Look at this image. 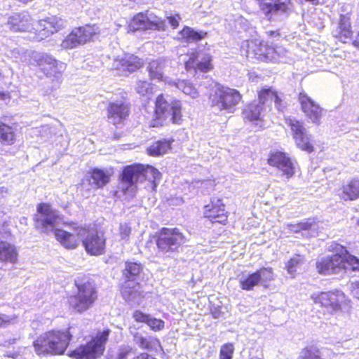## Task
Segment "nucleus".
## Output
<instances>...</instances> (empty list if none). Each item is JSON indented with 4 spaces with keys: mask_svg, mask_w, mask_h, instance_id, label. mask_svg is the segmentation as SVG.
Segmentation results:
<instances>
[{
    "mask_svg": "<svg viewBox=\"0 0 359 359\" xmlns=\"http://www.w3.org/2000/svg\"><path fill=\"white\" fill-rule=\"evenodd\" d=\"M155 118L152 126H163L164 123L171 122L180 124L182 118V104L180 101L173 100L169 95H159L155 102Z\"/></svg>",
    "mask_w": 359,
    "mask_h": 359,
    "instance_id": "7ed1b4c3",
    "label": "nucleus"
},
{
    "mask_svg": "<svg viewBox=\"0 0 359 359\" xmlns=\"http://www.w3.org/2000/svg\"><path fill=\"white\" fill-rule=\"evenodd\" d=\"M169 64L170 61L164 58H158L151 61L147 66L150 79L151 80L163 81L164 74L169 67Z\"/></svg>",
    "mask_w": 359,
    "mask_h": 359,
    "instance_id": "a878e982",
    "label": "nucleus"
},
{
    "mask_svg": "<svg viewBox=\"0 0 359 359\" xmlns=\"http://www.w3.org/2000/svg\"><path fill=\"white\" fill-rule=\"evenodd\" d=\"M200 85L210 90L208 102L215 111L233 113L241 100L242 95L238 90L224 86L207 76Z\"/></svg>",
    "mask_w": 359,
    "mask_h": 359,
    "instance_id": "f03ea898",
    "label": "nucleus"
},
{
    "mask_svg": "<svg viewBox=\"0 0 359 359\" xmlns=\"http://www.w3.org/2000/svg\"><path fill=\"white\" fill-rule=\"evenodd\" d=\"M211 315L213 318L219 319V318H221L222 312L221 311L219 308L215 307L211 310Z\"/></svg>",
    "mask_w": 359,
    "mask_h": 359,
    "instance_id": "864d4df0",
    "label": "nucleus"
},
{
    "mask_svg": "<svg viewBox=\"0 0 359 359\" xmlns=\"http://www.w3.org/2000/svg\"><path fill=\"white\" fill-rule=\"evenodd\" d=\"M298 359H323V358L319 349L311 346L302 350Z\"/></svg>",
    "mask_w": 359,
    "mask_h": 359,
    "instance_id": "a18cd8bd",
    "label": "nucleus"
},
{
    "mask_svg": "<svg viewBox=\"0 0 359 359\" xmlns=\"http://www.w3.org/2000/svg\"><path fill=\"white\" fill-rule=\"evenodd\" d=\"M152 84L147 81H139L137 83L136 91L140 95L144 96L152 93Z\"/></svg>",
    "mask_w": 359,
    "mask_h": 359,
    "instance_id": "de8ad7c7",
    "label": "nucleus"
},
{
    "mask_svg": "<svg viewBox=\"0 0 359 359\" xmlns=\"http://www.w3.org/2000/svg\"><path fill=\"white\" fill-rule=\"evenodd\" d=\"M66 21L60 17L55 15L47 18L45 20H41L38 22L39 34H37V39L42 40L44 38L49 36L58 30L65 27Z\"/></svg>",
    "mask_w": 359,
    "mask_h": 359,
    "instance_id": "a211bd4d",
    "label": "nucleus"
},
{
    "mask_svg": "<svg viewBox=\"0 0 359 359\" xmlns=\"http://www.w3.org/2000/svg\"><path fill=\"white\" fill-rule=\"evenodd\" d=\"M129 27L133 31L140 29L165 31L168 25L165 20H163L152 12L147 11L135 15L132 19Z\"/></svg>",
    "mask_w": 359,
    "mask_h": 359,
    "instance_id": "9d476101",
    "label": "nucleus"
},
{
    "mask_svg": "<svg viewBox=\"0 0 359 359\" xmlns=\"http://www.w3.org/2000/svg\"><path fill=\"white\" fill-rule=\"evenodd\" d=\"M11 322L9 316L0 313V327H7L11 324Z\"/></svg>",
    "mask_w": 359,
    "mask_h": 359,
    "instance_id": "603ef678",
    "label": "nucleus"
},
{
    "mask_svg": "<svg viewBox=\"0 0 359 359\" xmlns=\"http://www.w3.org/2000/svg\"><path fill=\"white\" fill-rule=\"evenodd\" d=\"M358 224H359V220H358Z\"/></svg>",
    "mask_w": 359,
    "mask_h": 359,
    "instance_id": "bf43d9fd",
    "label": "nucleus"
},
{
    "mask_svg": "<svg viewBox=\"0 0 359 359\" xmlns=\"http://www.w3.org/2000/svg\"><path fill=\"white\" fill-rule=\"evenodd\" d=\"M261 100L266 99L268 111L271 109L272 102H274L275 106L280 111H283L286 108L285 102L279 97L276 91L271 88H264L260 91Z\"/></svg>",
    "mask_w": 359,
    "mask_h": 359,
    "instance_id": "2f4dec72",
    "label": "nucleus"
},
{
    "mask_svg": "<svg viewBox=\"0 0 359 359\" xmlns=\"http://www.w3.org/2000/svg\"><path fill=\"white\" fill-rule=\"evenodd\" d=\"M3 79H4V76L0 73V81H1L3 80ZM7 98H8V93L0 90V100H6Z\"/></svg>",
    "mask_w": 359,
    "mask_h": 359,
    "instance_id": "5fc2aeb1",
    "label": "nucleus"
},
{
    "mask_svg": "<svg viewBox=\"0 0 359 359\" xmlns=\"http://www.w3.org/2000/svg\"><path fill=\"white\" fill-rule=\"evenodd\" d=\"M155 241L158 251L170 257L179 252L186 238L178 229L163 227L157 233Z\"/></svg>",
    "mask_w": 359,
    "mask_h": 359,
    "instance_id": "423d86ee",
    "label": "nucleus"
},
{
    "mask_svg": "<svg viewBox=\"0 0 359 359\" xmlns=\"http://www.w3.org/2000/svg\"><path fill=\"white\" fill-rule=\"evenodd\" d=\"M71 335L65 332H48L40 336L34 342V346L37 354H63L67 349Z\"/></svg>",
    "mask_w": 359,
    "mask_h": 359,
    "instance_id": "39448f33",
    "label": "nucleus"
},
{
    "mask_svg": "<svg viewBox=\"0 0 359 359\" xmlns=\"http://www.w3.org/2000/svg\"><path fill=\"white\" fill-rule=\"evenodd\" d=\"M143 65V61L137 56L130 54H124L113 59L111 65L108 68L117 71V74L128 76L135 72Z\"/></svg>",
    "mask_w": 359,
    "mask_h": 359,
    "instance_id": "f8f14e48",
    "label": "nucleus"
},
{
    "mask_svg": "<svg viewBox=\"0 0 359 359\" xmlns=\"http://www.w3.org/2000/svg\"><path fill=\"white\" fill-rule=\"evenodd\" d=\"M241 52L248 58H255L263 62H269L276 59L274 48L258 43L255 40L243 41L241 46Z\"/></svg>",
    "mask_w": 359,
    "mask_h": 359,
    "instance_id": "9b49d317",
    "label": "nucleus"
},
{
    "mask_svg": "<svg viewBox=\"0 0 359 359\" xmlns=\"http://www.w3.org/2000/svg\"><path fill=\"white\" fill-rule=\"evenodd\" d=\"M165 81L170 85L175 86L179 90H182L184 94L189 95L192 98H196L198 96V90L193 86V84L187 80H167Z\"/></svg>",
    "mask_w": 359,
    "mask_h": 359,
    "instance_id": "c9c22d12",
    "label": "nucleus"
},
{
    "mask_svg": "<svg viewBox=\"0 0 359 359\" xmlns=\"http://www.w3.org/2000/svg\"><path fill=\"white\" fill-rule=\"evenodd\" d=\"M77 293L69 297L70 307L78 313H83L89 309L97 297L94 280L88 276H79L75 280Z\"/></svg>",
    "mask_w": 359,
    "mask_h": 359,
    "instance_id": "20e7f679",
    "label": "nucleus"
},
{
    "mask_svg": "<svg viewBox=\"0 0 359 359\" xmlns=\"http://www.w3.org/2000/svg\"><path fill=\"white\" fill-rule=\"evenodd\" d=\"M268 111L266 99L261 100L260 92L258 100L246 105L243 109V116L250 121H261Z\"/></svg>",
    "mask_w": 359,
    "mask_h": 359,
    "instance_id": "6ab92c4d",
    "label": "nucleus"
},
{
    "mask_svg": "<svg viewBox=\"0 0 359 359\" xmlns=\"http://www.w3.org/2000/svg\"><path fill=\"white\" fill-rule=\"evenodd\" d=\"M269 163L280 170L287 178L291 177L294 173L293 163L285 153L280 151L272 153L269 158Z\"/></svg>",
    "mask_w": 359,
    "mask_h": 359,
    "instance_id": "5701e85b",
    "label": "nucleus"
},
{
    "mask_svg": "<svg viewBox=\"0 0 359 359\" xmlns=\"http://www.w3.org/2000/svg\"><path fill=\"white\" fill-rule=\"evenodd\" d=\"M339 197L344 201H353L359 198V180H352L344 185L339 192Z\"/></svg>",
    "mask_w": 359,
    "mask_h": 359,
    "instance_id": "72a5a7b5",
    "label": "nucleus"
},
{
    "mask_svg": "<svg viewBox=\"0 0 359 359\" xmlns=\"http://www.w3.org/2000/svg\"><path fill=\"white\" fill-rule=\"evenodd\" d=\"M334 37L339 39L342 42L350 38L352 34L351 29L350 19L345 15H340V20L337 27L332 32Z\"/></svg>",
    "mask_w": 359,
    "mask_h": 359,
    "instance_id": "7c9ffc66",
    "label": "nucleus"
},
{
    "mask_svg": "<svg viewBox=\"0 0 359 359\" xmlns=\"http://www.w3.org/2000/svg\"><path fill=\"white\" fill-rule=\"evenodd\" d=\"M141 175H142V182L144 180H148L149 182H152L154 187H156L158 184L161 174V172L154 167L151 165H141Z\"/></svg>",
    "mask_w": 359,
    "mask_h": 359,
    "instance_id": "58836bf2",
    "label": "nucleus"
},
{
    "mask_svg": "<svg viewBox=\"0 0 359 359\" xmlns=\"http://www.w3.org/2000/svg\"><path fill=\"white\" fill-rule=\"evenodd\" d=\"M299 101L302 110L313 123L318 124L322 115V109L305 93H300Z\"/></svg>",
    "mask_w": 359,
    "mask_h": 359,
    "instance_id": "aec40b11",
    "label": "nucleus"
},
{
    "mask_svg": "<svg viewBox=\"0 0 359 359\" xmlns=\"http://www.w3.org/2000/svg\"><path fill=\"white\" fill-rule=\"evenodd\" d=\"M109 333V329L97 333L91 341L72 351L71 356L75 359H97L103 353Z\"/></svg>",
    "mask_w": 359,
    "mask_h": 359,
    "instance_id": "0eeeda50",
    "label": "nucleus"
},
{
    "mask_svg": "<svg viewBox=\"0 0 359 359\" xmlns=\"http://www.w3.org/2000/svg\"><path fill=\"white\" fill-rule=\"evenodd\" d=\"M307 260L304 255L295 254L286 263L285 269L289 274L294 276L297 273H300L304 268Z\"/></svg>",
    "mask_w": 359,
    "mask_h": 359,
    "instance_id": "f704fd0d",
    "label": "nucleus"
},
{
    "mask_svg": "<svg viewBox=\"0 0 359 359\" xmlns=\"http://www.w3.org/2000/svg\"><path fill=\"white\" fill-rule=\"evenodd\" d=\"M121 294L126 302H135L140 296L139 287H130L126 283L121 289Z\"/></svg>",
    "mask_w": 359,
    "mask_h": 359,
    "instance_id": "c03bdc74",
    "label": "nucleus"
},
{
    "mask_svg": "<svg viewBox=\"0 0 359 359\" xmlns=\"http://www.w3.org/2000/svg\"><path fill=\"white\" fill-rule=\"evenodd\" d=\"M143 271V266L140 262L128 261L125 262L122 275L127 282L138 283Z\"/></svg>",
    "mask_w": 359,
    "mask_h": 359,
    "instance_id": "cd10ccee",
    "label": "nucleus"
},
{
    "mask_svg": "<svg viewBox=\"0 0 359 359\" xmlns=\"http://www.w3.org/2000/svg\"><path fill=\"white\" fill-rule=\"evenodd\" d=\"M118 231L121 241L128 242L132 231L130 225L126 222L121 223L119 225Z\"/></svg>",
    "mask_w": 359,
    "mask_h": 359,
    "instance_id": "8fccbe9b",
    "label": "nucleus"
},
{
    "mask_svg": "<svg viewBox=\"0 0 359 359\" xmlns=\"http://www.w3.org/2000/svg\"><path fill=\"white\" fill-rule=\"evenodd\" d=\"M95 26L86 25L76 28L62 41L61 46L65 49H72L88 41L96 33Z\"/></svg>",
    "mask_w": 359,
    "mask_h": 359,
    "instance_id": "ddd939ff",
    "label": "nucleus"
},
{
    "mask_svg": "<svg viewBox=\"0 0 359 359\" xmlns=\"http://www.w3.org/2000/svg\"><path fill=\"white\" fill-rule=\"evenodd\" d=\"M259 8L270 21L285 19L290 10V0H257Z\"/></svg>",
    "mask_w": 359,
    "mask_h": 359,
    "instance_id": "1a4fd4ad",
    "label": "nucleus"
},
{
    "mask_svg": "<svg viewBox=\"0 0 359 359\" xmlns=\"http://www.w3.org/2000/svg\"><path fill=\"white\" fill-rule=\"evenodd\" d=\"M33 58L47 76H56L65 69V64L45 53H34Z\"/></svg>",
    "mask_w": 359,
    "mask_h": 359,
    "instance_id": "2eb2a0df",
    "label": "nucleus"
},
{
    "mask_svg": "<svg viewBox=\"0 0 359 359\" xmlns=\"http://www.w3.org/2000/svg\"><path fill=\"white\" fill-rule=\"evenodd\" d=\"M255 273H257L259 281L262 285H264L273 279V273L271 268L263 267L255 271Z\"/></svg>",
    "mask_w": 359,
    "mask_h": 359,
    "instance_id": "49530a36",
    "label": "nucleus"
},
{
    "mask_svg": "<svg viewBox=\"0 0 359 359\" xmlns=\"http://www.w3.org/2000/svg\"><path fill=\"white\" fill-rule=\"evenodd\" d=\"M341 263L339 267L342 268L340 270V276L348 275L351 276L352 271H359V259L356 257L348 254V251L345 253H340Z\"/></svg>",
    "mask_w": 359,
    "mask_h": 359,
    "instance_id": "c756f323",
    "label": "nucleus"
},
{
    "mask_svg": "<svg viewBox=\"0 0 359 359\" xmlns=\"http://www.w3.org/2000/svg\"><path fill=\"white\" fill-rule=\"evenodd\" d=\"M133 317L137 322L147 324L152 330L159 331L164 327L163 320L153 318L151 315L144 313L141 311H135Z\"/></svg>",
    "mask_w": 359,
    "mask_h": 359,
    "instance_id": "473e14b6",
    "label": "nucleus"
},
{
    "mask_svg": "<svg viewBox=\"0 0 359 359\" xmlns=\"http://www.w3.org/2000/svg\"><path fill=\"white\" fill-rule=\"evenodd\" d=\"M181 38L187 43H193L204 39L207 32L195 30L193 28L185 26L180 32Z\"/></svg>",
    "mask_w": 359,
    "mask_h": 359,
    "instance_id": "e433bc0d",
    "label": "nucleus"
},
{
    "mask_svg": "<svg viewBox=\"0 0 359 359\" xmlns=\"http://www.w3.org/2000/svg\"><path fill=\"white\" fill-rule=\"evenodd\" d=\"M204 215L210 218L212 222L222 223L226 220L224 205L219 198H212L210 205L205 206Z\"/></svg>",
    "mask_w": 359,
    "mask_h": 359,
    "instance_id": "b1692460",
    "label": "nucleus"
},
{
    "mask_svg": "<svg viewBox=\"0 0 359 359\" xmlns=\"http://www.w3.org/2000/svg\"><path fill=\"white\" fill-rule=\"evenodd\" d=\"M212 57L208 54L198 53L193 55L186 62V68L187 70L193 69L196 72H208L212 69L211 65Z\"/></svg>",
    "mask_w": 359,
    "mask_h": 359,
    "instance_id": "393cba45",
    "label": "nucleus"
},
{
    "mask_svg": "<svg viewBox=\"0 0 359 359\" xmlns=\"http://www.w3.org/2000/svg\"><path fill=\"white\" fill-rule=\"evenodd\" d=\"M260 284L258 276L255 272L247 276L243 275L239 279L240 287L246 291L253 290L254 287Z\"/></svg>",
    "mask_w": 359,
    "mask_h": 359,
    "instance_id": "79ce46f5",
    "label": "nucleus"
},
{
    "mask_svg": "<svg viewBox=\"0 0 359 359\" xmlns=\"http://www.w3.org/2000/svg\"><path fill=\"white\" fill-rule=\"evenodd\" d=\"M140 164H133L124 168L122 171L121 187V189L125 193L129 191H133L135 189V184L142 182V175H141Z\"/></svg>",
    "mask_w": 359,
    "mask_h": 359,
    "instance_id": "dca6fc26",
    "label": "nucleus"
},
{
    "mask_svg": "<svg viewBox=\"0 0 359 359\" xmlns=\"http://www.w3.org/2000/svg\"><path fill=\"white\" fill-rule=\"evenodd\" d=\"M166 18L172 29H176L179 26V21L181 20L179 14L170 15L166 16Z\"/></svg>",
    "mask_w": 359,
    "mask_h": 359,
    "instance_id": "3c124183",
    "label": "nucleus"
},
{
    "mask_svg": "<svg viewBox=\"0 0 359 359\" xmlns=\"http://www.w3.org/2000/svg\"><path fill=\"white\" fill-rule=\"evenodd\" d=\"M108 119L114 125L123 122L129 114V106L123 100L111 102L108 108Z\"/></svg>",
    "mask_w": 359,
    "mask_h": 359,
    "instance_id": "4be33fe9",
    "label": "nucleus"
},
{
    "mask_svg": "<svg viewBox=\"0 0 359 359\" xmlns=\"http://www.w3.org/2000/svg\"><path fill=\"white\" fill-rule=\"evenodd\" d=\"M234 351L233 344L227 343L222 346L219 351V359H232Z\"/></svg>",
    "mask_w": 359,
    "mask_h": 359,
    "instance_id": "09e8293b",
    "label": "nucleus"
},
{
    "mask_svg": "<svg viewBox=\"0 0 359 359\" xmlns=\"http://www.w3.org/2000/svg\"><path fill=\"white\" fill-rule=\"evenodd\" d=\"M353 296L359 299V282L358 283L356 287L352 291Z\"/></svg>",
    "mask_w": 359,
    "mask_h": 359,
    "instance_id": "6e6d98bb",
    "label": "nucleus"
},
{
    "mask_svg": "<svg viewBox=\"0 0 359 359\" xmlns=\"http://www.w3.org/2000/svg\"><path fill=\"white\" fill-rule=\"evenodd\" d=\"M330 251H333L334 254L330 257H323L316 262V269L319 273L323 275L339 274L342 268L339 267L341 263L340 253H345L346 248L343 245L332 243L329 247Z\"/></svg>",
    "mask_w": 359,
    "mask_h": 359,
    "instance_id": "6e6552de",
    "label": "nucleus"
},
{
    "mask_svg": "<svg viewBox=\"0 0 359 359\" xmlns=\"http://www.w3.org/2000/svg\"><path fill=\"white\" fill-rule=\"evenodd\" d=\"M171 148V142L163 139L154 142L147 149L150 156H161L168 152Z\"/></svg>",
    "mask_w": 359,
    "mask_h": 359,
    "instance_id": "ea45409f",
    "label": "nucleus"
},
{
    "mask_svg": "<svg viewBox=\"0 0 359 359\" xmlns=\"http://www.w3.org/2000/svg\"><path fill=\"white\" fill-rule=\"evenodd\" d=\"M63 223V216L47 203L37 205L34 216L35 227L41 233H53L55 238L66 248L74 249L81 240L86 252L92 255H102L105 249V238L97 231H90L85 227L72 224L74 233H69L58 226Z\"/></svg>",
    "mask_w": 359,
    "mask_h": 359,
    "instance_id": "f257e3e1",
    "label": "nucleus"
},
{
    "mask_svg": "<svg viewBox=\"0 0 359 359\" xmlns=\"http://www.w3.org/2000/svg\"><path fill=\"white\" fill-rule=\"evenodd\" d=\"M269 36H279V33L277 31H269L266 32Z\"/></svg>",
    "mask_w": 359,
    "mask_h": 359,
    "instance_id": "4d7b16f0",
    "label": "nucleus"
},
{
    "mask_svg": "<svg viewBox=\"0 0 359 359\" xmlns=\"http://www.w3.org/2000/svg\"><path fill=\"white\" fill-rule=\"evenodd\" d=\"M7 192V189L4 187H0V195L4 196V193Z\"/></svg>",
    "mask_w": 359,
    "mask_h": 359,
    "instance_id": "13d9d810",
    "label": "nucleus"
},
{
    "mask_svg": "<svg viewBox=\"0 0 359 359\" xmlns=\"http://www.w3.org/2000/svg\"><path fill=\"white\" fill-rule=\"evenodd\" d=\"M288 124L293 133V137L297 146L302 150L308 152L313 151V145L310 142V138L307 134L303 123L296 119H289Z\"/></svg>",
    "mask_w": 359,
    "mask_h": 359,
    "instance_id": "f3484780",
    "label": "nucleus"
},
{
    "mask_svg": "<svg viewBox=\"0 0 359 359\" xmlns=\"http://www.w3.org/2000/svg\"><path fill=\"white\" fill-rule=\"evenodd\" d=\"M15 141V133L13 128L0 122V143L3 145H12Z\"/></svg>",
    "mask_w": 359,
    "mask_h": 359,
    "instance_id": "a19ab883",
    "label": "nucleus"
},
{
    "mask_svg": "<svg viewBox=\"0 0 359 359\" xmlns=\"http://www.w3.org/2000/svg\"><path fill=\"white\" fill-rule=\"evenodd\" d=\"M32 17L27 12L15 13L7 20V26L14 32H29L32 29Z\"/></svg>",
    "mask_w": 359,
    "mask_h": 359,
    "instance_id": "412c9836",
    "label": "nucleus"
},
{
    "mask_svg": "<svg viewBox=\"0 0 359 359\" xmlns=\"http://www.w3.org/2000/svg\"><path fill=\"white\" fill-rule=\"evenodd\" d=\"M313 302L325 307L332 313L341 309V303L344 299V293L341 291L322 292L312 295Z\"/></svg>",
    "mask_w": 359,
    "mask_h": 359,
    "instance_id": "4468645a",
    "label": "nucleus"
},
{
    "mask_svg": "<svg viewBox=\"0 0 359 359\" xmlns=\"http://www.w3.org/2000/svg\"><path fill=\"white\" fill-rule=\"evenodd\" d=\"M288 229L293 233L302 232L304 236H315L318 233V224L313 219H308L297 224H287Z\"/></svg>",
    "mask_w": 359,
    "mask_h": 359,
    "instance_id": "bb28decb",
    "label": "nucleus"
},
{
    "mask_svg": "<svg viewBox=\"0 0 359 359\" xmlns=\"http://www.w3.org/2000/svg\"><path fill=\"white\" fill-rule=\"evenodd\" d=\"M88 173L92 180L90 184L94 189L103 188L109 182L111 174L107 170L94 168Z\"/></svg>",
    "mask_w": 359,
    "mask_h": 359,
    "instance_id": "c85d7f7f",
    "label": "nucleus"
},
{
    "mask_svg": "<svg viewBox=\"0 0 359 359\" xmlns=\"http://www.w3.org/2000/svg\"><path fill=\"white\" fill-rule=\"evenodd\" d=\"M18 253L14 245L7 243H0V260L14 263L17 260Z\"/></svg>",
    "mask_w": 359,
    "mask_h": 359,
    "instance_id": "4c0bfd02",
    "label": "nucleus"
},
{
    "mask_svg": "<svg viewBox=\"0 0 359 359\" xmlns=\"http://www.w3.org/2000/svg\"><path fill=\"white\" fill-rule=\"evenodd\" d=\"M135 343L142 349L150 350L152 348L157 339L151 336H144L140 332H136L133 335Z\"/></svg>",
    "mask_w": 359,
    "mask_h": 359,
    "instance_id": "37998d69",
    "label": "nucleus"
}]
</instances>
